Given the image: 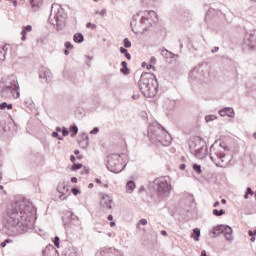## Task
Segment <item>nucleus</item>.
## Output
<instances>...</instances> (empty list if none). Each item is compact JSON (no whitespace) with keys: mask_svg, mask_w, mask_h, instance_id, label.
I'll return each instance as SVG.
<instances>
[{"mask_svg":"<svg viewBox=\"0 0 256 256\" xmlns=\"http://www.w3.org/2000/svg\"><path fill=\"white\" fill-rule=\"evenodd\" d=\"M148 15H155V11H149Z\"/></svg>","mask_w":256,"mask_h":256,"instance_id":"09e8293b","label":"nucleus"},{"mask_svg":"<svg viewBox=\"0 0 256 256\" xmlns=\"http://www.w3.org/2000/svg\"><path fill=\"white\" fill-rule=\"evenodd\" d=\"M76 133H79V128L77 126L70 127V135L71 137H75Z\"/></svg>","mask_w":256,"mask_h":256,"instance_id":"6ab92c4d","label":"nucleus"},{"mask_svg":"<svg viewBox=\"0 0 256 256\" xmlns=\"http://www.w3.org/2000/svg\"><path fill=\"white\" fill-rule=\"evenodd\" d=\"M108 221H113V215L108 216Z\"/></svg>","mask_w":256,"mask_h":256,"instance_id":"49530a36","label":"nucleus"},{"mask_svg":"<svg viewBox=\"0 0 256 256\" xmlns=\"http://www.w3.org/2000/svg\"><path fill=\"white\" fill-rule=\"evenodd\" d=\"M105 205H106V207H108V209H112V207H111V200L110 199L105 200V198H103V200L101 202V206L105 207Z\"/></svg>","mask_w":256,"mask_h":256,"instance_id":"a211bd4d","label":"nucleus"},{"mask_svg":"<svg viewBox=\"0 0 256 256\" xmlns=\"http://www.w3.org/2000/svg\"><path fill=\"white\" fill-rule=\"evenodd\" d=\"M147 65H148L147 62H143V63H142V67H143V68L147 67Z\"/></svg>","mask_w":256,"mask_h":256,"instance_id":"8fccbe9b","label":"nucleus"},{"mask_svg":"<svg viewBox=\"0 0 256 256\" xmlns=\"http://www.w3.org/2000/svg\"><path fill=\"white\" fill-rule=\"evenodd\" d=\"M3 189H4V187L2 185H0V190H3Z\"/></svg>","mask_w":256,"mask_h":256,"instance_id":"052dcab7","label":"nucleus"},{"mask_svg":"<svg viewBox=\"0 0 256 256\" xmlns=\"http://www.w3.org/2000/svg\"><path fill=\"white\" fill-rule=\"evenodd\" d=\"M13 5H14V7H17V0L13 1Z\"/></svg>","mask_w":256,"mask_h":256,"instance_id":"603ef678","label":"nucleus"},{"mask_svg":"<svg viewBox=\"0 0 256 256\" xmlns=\"http://www.w3.org/2000/svg\"><path fill=\"white\" fill-rule=\"evenodd\" d=\"M75 155H79V150L74 151Z\"/></svg>","mask_w":256,"mask_h":256,"instance_id":"13d9d810","label":"nucleus"},{"mask_svg":"<svg viewBox=\"0 0 256 256\" xmlns=\"http://www.w3.org/2000/svg\"><path fill=\"white\" fill-rule=\"evenodd\" d=\"M71 183H77V177H72L71 178Z\"/></svg>","mask_w":256,"mask_h":256,"instance_id":"79ce46f5","label":"nucleus"},{"mask_svg":"<svg viewBox=\"0 0 256 256\" xmlns=\"http://www.w3.org/2000/svg\"><path fill=\"white\" fill-rule=\"evenodd\" d=\"M157 181L158 191L162 193H167V191H171V184L165 178H159Z\"/></svg>","mask_w":256,"mask_h":256,"instance_id":"20e7f679","label":"nucleus"},{"mask_svg":"<svg viewBox=\"0 0 256 256\" xmlns=\"http://www.w3.org/2000/svg\"><path fill=\"white\" fill-rule=\"evenodd\" d=\"M52 137H57L58 139H61V138L59 137V133H57V132H53V133H52Z\"/></svg>","mask_w":256,"mask_h":256,"instance_id":"58836bf2","label":"nucleus"},{"mask_svg":"<svg viewBox=\"0 0 256 256\" xmlns=\"http://www.w3.org/2000/svg\"><path fill=\"white\" fill-rule=\"evenodd\" d=\"M224 158H225V155L219 157V159L222 161V163L225 161V160H223Z\"/></svg>","mask_w":256,"mask_h":256,"instance_id":"de8ad7c7","label":"nucleus"},{"mask_svg":"<svg viewBox=\"0 0 256 256\" xmlns=\"http://www.w3.org/2000/svg\"><path fill=\"white\" fill-rule=\"evenodd\" d=\"M58 131L62 132L63 137H67V135H69V131L67 129H65V128H63V130L58 129Z\"/></svg>","mask_w":256,"mask_h":256,"instance_id":"cd10ccee","label":"nucleus"},{"mask_svg":"<svg viewBox=\"0 0 256 256\" xmlns=\"http://www.w3.org/2000/svg\"><path fill=\"white\" fill-rule=\"evenodd\" d=\"M65 189H67V186L65 185V183L58 184L57 191L58 193H61V195L59 196V199L61 201H65V199H67V197H65V194H63Z\"/></svg>","mask_w":256,"mask_h":256,"instance_id":"9d476101","label":"nucleus"},{"mask_svg":"<svg viewBox=\"0 0 256 256\" xmlns=\"http://www.w3.org/2000/svg\"><path fill=\"white\" fill-rule=\"evenodd\" d=\"M225 229V225H219L213 228L212 233L213 235H221Z\"/></svg>","mask_w":256,"mask_h":256,"instance_id":"f8f14e48","label":"nucleus"},{"mask_svg":"<svg viewBox=\"0 0 256 256\" xmlns=\"http://www.w3.org/2000/svg\"><path fill=\"white\" fill-rule=\"evenodd\" d=\"M160 132L161 134L158 136V141H160V143L164 145V147H168V145H171V136H169L164 129H160Z\"/></svg>","mask_w":256,"mask_h":256,"instance_id":"39448f33","label":"nucleus"},{"mask_svg":"<svg viewBox=\"0 0 256 256\" xmlns=\"http://www.w3.org/2000/svg\"><path fill=\"white\" fill-rule=\"evenodd\" d=\"M7 108L8 110L13 109V105L12 104H7L6 102H3L2 104H0V109H5Z\"/></svg>","mask_w":256,"mask_h":256,"instance_id":"412c9836","label":"nucleus"},{"mask_svg":"<svg viewBox=\"0 0 256 256\" xmlns=\"http://www.w3.org/2000/svg\"><path fill=\"white\" fill-rule=\"evenodd\" d=\"M219 115L221 117H235V110L233 108H223L219 110Z\"/></svg>","mask_w":256,"mask_h":256,"instance_id":"0eeeda50","label":"nucleus"},{"mask_svg":"<svg viewBox=\"0 0 256 256\" xmlns=\"http://www.w3.org/2000/svg\"><path fill=\"white\" fill-rule=\"evenodd\" d=\"M189 148L198 159H203V157H205V142L199 136L190 139Z\"/></svg>","mask_w":256,"mask_h":256,"instance_id":"7ed1b4c3","label":"nucleus"},{"mask_svg":"<svg viewBox=\"0 0 256 256\" xmlns=\"http://www.w3.org/2000/svg\"><path fill=\"white\" fill-rule=\"evenodd\" d=\"M213 215H215L216 217H221V215H225V210H217V209H214L213 210Z\"/></svg>","mask_w":256,"mask_h":256,"instance_id":"aec40b11","label":"nucleus"},{"mask_svg":"<svg viewBox=\"0 0 256 256\" xmlns=\"http://www.w3.org/2000/svg\"><path fill=\"white\" fill-rule=\"evenodd\" d=\"M139 88L145 97H153L157 91V79L142 75L139 81Z\"/></svg>","mask_w":256,"mask_h":256,"instance_id":"f03ea898","label":"nucleus"},{"mask_svg":"<svg viewBox=\"0 0 256 256\" xmlns=\"http://www.w3.org/2000/svg\"><path fill=\"white\" fill-rule=\"evenodd\" d=\"M93 187H94L93 183H90V184L88 185V189H93Z\"/></svg>","mask_w":256,"mask_h":256,"instance_id":"c03bdc74","label":"nucleus"},{"mask_svg":"<svg viewBox=\"0 0 256 256\" xmlns=\"http://www.w3.org/2000/svg\"><path fill=\"white\" fill-rule=\"evenodd\" d=\"M70 161L72 162V163H75V156H70Z\"/></svg>","mask_w":256,"mask_h":256,"instance_id":"37998d69","label":"nucleus"},{"mask_svg":"<svg viewBox=\"0 0 256 256\" xmlns=\"http://www.w3.org/2000/svg\"><path fill=\"white\" fill-rule=\"evenodd\" d=\"M86 27H87V29H92V30L97 29V25H95V24H93L91 22H88L86 24Z\"/></svg>","mask_w":256,"mask_h":256,"instance_id":"393cba45","label":"nucleus"},{"mask_svg":"<svg viewBox=\"0 0 256 256\" xmlns=\"http://www.w3.org/2000/svg\"><path fill=\"white\" fill-rule=\"evenodd\" d=\"M71 193H73L74 195H79V193H81V190H79L77 188H72Z\"/></svg>","mask_w":256,"mask_h":256,"instance_id":"c85d7f7f","label":"nucleus"},{"mask_svg":"<svg viewBox=\"0 0 256 256\" xmlns=\"http://www.w3.org/2000/svg\"><path fill=\"white\" fill-rule=\"evenodd\" d=\"M215 119H217V116H215V115H207V116L205 117L206 123H209V122H211V121H215Z\"/></svg>","mask_w":256,"mask_h":256,"instance_id":"4be33fe9","label":"nucleus"},{"mask_svg":"<svg viewBox=\"0 0 256 256\" xmlns=\"http://www.w3.org/2000/svg\"><path fill=\"white\" fill-rule=\"evenodd\" d=\"M155 63H157V59L155 57H151L149 60V64L150 65H155Z\"/></svg>","mask_w":256,"mask_h":256,"instance_id":"c756f323","label":"nucleus"},{"mask_svg":"<svg viewBox=\"0 0 256 256\" xmlns=\"http://www.w3.org/2000/svg\"><path fill=\"white\" fill-rule=\"evenodd\" d=\"M122 143H125V139H122Z\"/></svg>","mask_w":256,"mask_h":256,"instance_id":"e2e57ef3","label":"nucleus"},{"mask_svg":"<svg viewBox=\"0 0 256 256\" xmlns=\"http://www.w3.org/2000/svg\"><path fill=\"white\" fill-rule=\"evenodd\" d=\"M193 170L198 173V175H201L202 171H201V166L200 165H197V164H194L193 165Z\"/></svg>","mask_w":256,"mask_h":256,"instance_id":"b1692460","label":"nucleus"},{"mask_svg":"<svg viewBox=\"0 0 256 256\" xmlns=\"http://www.w3.org/2000/svg\"><path fill=\"white\" fill-rule=\"evenodd\" d=\"M248 235L250 236V237H254V235H256V231H251V230H249L248 231Z\"/></svg>","mask_w":256,"mask_h":256,"instance_id":"c9c22d12","label":"nucleus"},{"mask_svg":"<svg viewBox=\"0 0 256 256\" xmlns=\"http://www.w3.org/2000/svg\"><path fill=\"white\" fill-rule=\"evenodd\" d=\"M124 47H126V49H129V47H131V41H129L128 38L124 39Z\"/></svg>","mask_w":256,"mask_h":256,"instance_id":"a878e982","label":"nucleus"},{"mask_svg":"<svg viewBox=\"0 0 256 256\" xmlns=\"http://www.w3.org/2000/svg\"><path fill=\"white\" fill-rule=\"evenodd\" d=\"M110 227H115V222H110Z\"/></svg>","mask_w":256,"mask_h":256,"instance_id":"864d4df0","label":"nucleus"},{"mask_svg":"<svg viewBox=\"0 0 256 256\" xmlns=\"http://www.w3.org/2000/svg\"><path fill=\"white\" fill-rule=\"evenodd\" d=\"M14 90H15V91H19V86H15V87H14Z\"/></svg>","mask_w":256,"mask_h":256,"instance_id":"6e6d98bb","label":"nucleus"},{"mask_svg":"<svg viewBox=\"0 0 256 256\" xmlns=\"http://www.w3.org/2000/svg\"><path fill=\"white\" fill-rule=\"evenodd\" d=\"M73 40L75 41V43H82L83 35L81 33H77L74 35Z\"/></svg>","mask_w":256,"mask_h":256,"instance_id":"f3484780","label":"nucleus"},{"mask_svg":"<svg viewBox=\"0 0 256 256\" xmlns=\"http://www.w3.org/2000/svg\"><path fill=\"white\" fill-rule=\"evenodd\" d=\"M65 47L66 49H73V45L71 44V42H66Z\"/></svg>","mask_w":256,"mask_h":256,"instance_id":"2f4dec72","label":"nucleus"},{"mask_svg":"<svg viewBox=\"0 0 256 256\" xmlns=\"http://www.w3.org/2000/svg\"><path fill=\"white\" fill-rule=\"evenodd\" d=\"M250 241H252V243H254V241H255V236H252L251 239H250Z\"/></svg>","mask_w":256,"mask_h":256,"instance_id":"5fc2aeb1","label":"nucleus"},{"mask_svg":"<svg viewBox=\"0 0 256 256\" xmlns=\"http://www.w3.org/2000/svg\"><path fill=\"white\" fill-rule=\"evenodd\" d=\"M79 169H83V164H73V166L71 167L72 171H77Z\"/></svg>","mask_w":256,"mask_h":256,"instance_id":"5701e85b","label":"nucleus"},{"mask_svg":"<svg viewBox=\"0 0 256 256\" xmlns=\"http://www.w3.org/2000/svg\"><path fill=\"white\" fill-rule=\"evenodd\" d=\"M54 245H55V247H58V248H59V237H58V236H56V237L54 238Z\"/></svg>","mask_w":256,"mask_h":256,"instance_id":"7c9ffc66","label":"nucleus"},{"mask_svg":"<svg viewBox=\"0 0 256 256\" xmlns=\"http://www.w3.org/2000/svg\"><path fill=\"white\" fill-rule=\"evenodd\" d=\"M7 243H11V240L7 239L4 242H2L0 245H1V247H6Z\"/></svg>","mask_w":256,"mask_h":256,"instance_id":"473e14b6","label":"nucleus"},{"mask_svg":"<svg viewBox=\"0 0 256 256\" xmlns=\"http://www.w3.org/2000/svg\"><path fill=\"white\" fill-rule=\"evenodd\" d=\"M120 52H121V53H123V54L125 55V53L127 52V49H125V48L121 47V48H120Z\"/></svg>","mask_w":256,"mask_h":256,"instance_id":"ea45409f","label":"nucleus"},{"mask_svg":"<svg viewBox=\"0 0 256 256\" xmlns=\"http://www.w3.org/2000/svg\"><path fill=\"white\" fill-rule=\"evenodd\" d=\"M33 31V26L32 25H27L22 28L21 32V41H25L27 39V33H31Z\"/></svg>","mask_w":256,"mask_h":256,"instance_id":"1a4fd4ad","label":"nucleus"},{"mask_svg":"<svg viewBox=\"0 0 256 256\" xmlns=\"http://www.w3.org/2000/svg\"><path fill=\"white\" fill-rule=\"evenodd\" d=\"M65 55H69V50L64 51Z\"/></svg>","mask_w":256,"mask_h":256,"instance_id":"4d7b16f0","label":"nucleus"},{"mask_svg":"<svg viewBox=\"0 0 256 256\" xmlns=\"http://www.w3.org/2000/svg\"><path fill=\"white\" fill-rule=\"evenodd\" d=\"M30 3L33 8L36 7L37 9H39V7H41V5H43V0H30Z\"/></svg>","mask_w":256,"mask_h":256,"instance_id":"2eb2a0df","label":"nucleus"},{"mask_svg":"<svg viewBox=\"0 0 256 256\" xmlns=\"http://www.w3.org/2000/svg\"><path fill=\"white\" fill-rule=\"evenodd\" d=\"M94 181L95 183H98V185H103V182H101L99 178H96Z\"/></svg>","mask_w":256,"mask_h":256,"instance_id":"4c0bfd02","label":"nucleus"},{"mask_svg":"<svg viewBox=\"0 0 256 256\" xmlns=\"http://www.w3.org/2000/svg\"><path fill=\"white\" fill-rule=\"evenodd\" d=\"M223 235L228 241H231L233 239V229L227 225H224Z\"/></svg>","mask_w":256,"mask_h":256,"instance_id":"6e6552de","label":"nucleus"},{"mask_svg":"<svg viewBox=\"0 0 256 256\" xmlns=\"http://www.w3.org/2000/svg\"><path fill=\"white\" fill-rule=\"evenodd\" d=\"M10 47L11 46L9 44H5L3 47H0V61H4L5 60V55H7V50Z\"/></svg>","mask_w":256,"mask_h":256,"instance_id":"9b49d317","label":"nucleus"},{"mask_svg":"<svg viewBox=\"0 0 256 256\" xmlns=\"http://www.w3.org/2000/svg\"><path fill=\"white\" fill-rule=\"evenodd\" d=\"M135 182L133 181H129L127 184H126V191L127 193H133V190L135 189Z\"/></svg>","mask_w":256,"mask_h":256,"instance_id":"ddd939ff","label":"nucleus"},{"mask_svg":"<svg viewBox=\"0 0 256 256\" xmlns=\"http://www.w3.org/2000/svg\"><path fill=\"white\" fill-rule=\"evenodd\" d=\"M16 97H19V92H17V95H16Z\"/></svg>","mask_w":256,"mask_h":256,"instance_id":"680f3d73","label":"nucleus"},{"mask_svg":"<svg viewBox=\"0 0 256 256\" xmlns=\"http://www.w3.org/2000/svg\"><path fill=\"white\" fill-rule=\"evenodd\" d=\"M219 205H220L219 201H216V202L214 203V207H219Z\"/></svg>","mask_w":256,"mask_h":256,"instance_id":"a18cd8bd","label":"nucleus"},{"mask_svg":"<svg viewBox=\"0 0 256 256\" xmlns=\"http://www.w3.org/2000/svg\"><path fill=\"white\" fill-rule=\"evenodd\" d=\"M161 233L162 235L167 236V231L163 230Z\"/></svg>","mask_w":256,"mask_h":256,"instance_id":"3c124183","label":"nucleus"},{"mask_svg":"<svg viewBox=\"0 0 256 256\" xmlns=\"http://www.w3.org/2000/svg\"><path fill=\"white\" fill-rule=\"evenodd\" d=\"M199 237H201V230L195 228L193 230L192 239H194L195 241H199Z\"/></svg>","mask_w":256,"mask_h":256,"instance_id":"4468645a","label":"nucleus"},{"mask_svg":"<svg viewBox=\"0 0 256 256\" xmlns=\"http://www.w3.org/2000/svg\"><path fill=\"white\" fill-rule=\"evenodd\" d=\"M92 134H95V133H99V129L98 128H94L92 131H91Z\"/></svg>","mask_w":256,"mask_h":256,"instance_id":"a19ab883","label":"nucleus"},{"mask_svg":"<svg viewBox=\"0 0 256 256\" xmlns=\"http://www.w3.org/2000/svg\"><path fill=\"white\" fill-rule=\"evenodd\" d=\"M222 203L225 205V203H227V200L222 199Z\"/></svg>","mask_w":256,"mask_h":256,"instance_id":"bf43d9fd","label":"nucleus"},{"mask_svg":"<svg viewBox=\"0 0 256 256\" xmlns=\"http://www.w3.org/2000/svg\"><path fill=\"white\" fill-rule=\"evenodd\" d=\"M249 195H253V190H251V188H247V192L244 195V198L249 199Z\"/></svg>","mask_w":256,"mask_h":256,"instance_id":"bb28decb","label":"nucleus"},{"mask_svg":"<svg viewBox=\"0 0 256 256\" xmlns=\"http://www.w3.org/2000/svg\"><path fill=\"white\" fill-rule=\"evenodd\" d=\"M122 68L120 69L121 73L124 75H129V68H127V62L123 61L122 62Z\"/></svg>","mask_w":256,"mask_h":256,"instance_id":"dca6fc26","label":"nucleus"},{"mask_svg":"<svg viewBox=\"0 0 256 256\" xmlns=\"http://www.w3.org/2000/svg\"><path fill=\"white\" fill-rule=\"evenodd\" d=\"M146 69L149 71V69H155V67L152 64H148L146 65Z\"/></svg>","mask_w":256,"mask_h":256,"instance_id":"e433bc0d","label":"nucleus"},{"mask_svg":"<svg viewBox=\"0 0 256 256\" xmlns=\"http://www.w3.org/2000/svg\"><path fill=\"white\" fill-rule=\"evenodd\" d=\"M121 163V155L120 154H112L108 156V165L110 167H115Z\"/></svg>","mask_w":256,"mask_h":256,"instance_id":"423d86ee","label":"nucleus"},{"mask_svg":"<svg viewBox=\"0 0 256 256\" xmlns=\"http://www.w3.org/2000/svg\"><path fill=\"white\" fill-rule=\"evenodd\" d=\"M94 1H99V0H94Z\"/></svg>","mask_w":256,"mask_h":256,"instance_id":"0e129e2a","label":"nucleus"},{"mask_svg":"<svg viewBox=\"0 0 256 256\" xmlns=\"http://www.w3.org/2000/svg\"><path fill=\"white\" fill-rule=\"evenodd\" d=\"M124 55L128 61H131V54H129V52L124 53Z\"/></svg>","mask_w":256,"mask_h":256,"instance_id":"f704fd0d","label":"nucleus"},{"mask_svg":"<svg viewBox=\"0 0 256 256\" xmlns=\"http://www.w3.org/2000/svg\"><path fill=\"white\" fill-rule=\"evenodd\" d=\"M7 217L13 225H19V223H25L29 215L23 209L19 202L11 203L6 210Z\"/></svg>","mask_w":256,"mask_h":256,"instance_id":"f257e3e1","label":"nucleus"},{"mask_svg":"<svg viewBox=\"0 0 256 256\" xmlns=\"http://www.w3.org/2000/svg\"><path fill=\"white\" fill-rule=\"evenodd\" d=\"M138 225H147V219H141Z\"/></svg>","mask_w":256,"mask_h":256,"instance_id":"72a5a7b5","label":"nucleus"}]
</instances>
